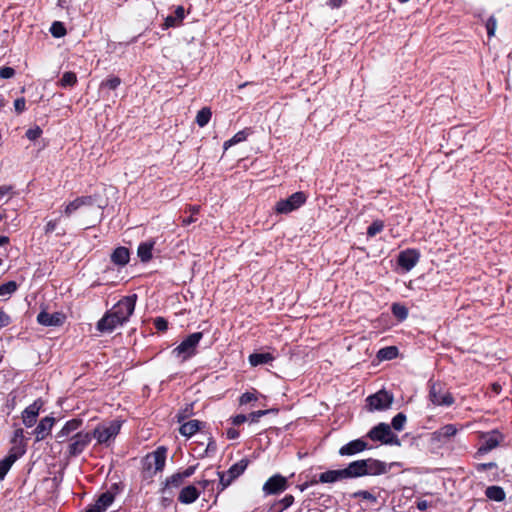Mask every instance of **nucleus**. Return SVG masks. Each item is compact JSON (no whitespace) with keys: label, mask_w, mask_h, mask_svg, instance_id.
I'll list each match as a JSON object with an SVG mask.
<instances>
[{"label":"nucleus","mask_w":512,"mask_h":512,"mask_svg":"<svg viewBox=\"0 0 512 512\" xmlns=\"http://www.w3.org/2000/svg\"><path fill=\"white\" fill-rule=\"evenodd\" d=\"M121 426L122 422L117 419L111 420L109 422H104L99 424L94 429L93 434L91 436L97 440L98 444H104L109 446L110 443L119 434Z\"/></svg>","instance_id":"obj_1"},{"label":"nucleus","mask_w":512,"mask_h":512,"mask_svg":"<svg viewBox=\"0 0 512 512\" xmlns=\"http://www.w3.org/2000/svg\"><path fill=\"white\" fill-rule=\"evenodd\" d=\"M137 301V295L132 294L129 296H125L120 299L111 309L110 311L114 314V316L122 321L124 324L133 314L135 305Z\"/></svg>","instance_id":"obj_2"},{"label":"nucleus","mask_w":512,"mask_h":512,"mask_svg":"<svg viewBox=\"0 0 512 512\" xmlns=\"http://www.w3.org/2000/svg\"><path fill=\"white\" fill-rule=\"evenodd\" d=\"M202 332H195L185 338L176 348L173 349V354L181 357L182 360H187L196 353L197 345L202 339Z\"/></svg>","instance_id":"obj_3"},{"label":"nucleus","mask_w":512,"mask_h":512,"mask_svg":"<svg viewBox=\"0 0 512 512\" xmlns=\"http://www.w3.org/2000/svg\"><path fill=\"white\" fill-rule=\"evenodd\" d=\"M167 449L163 446L158 447L154 452L144 458V469L155 474L162 471L165 467Z\"/></svg>","instance_id":"obj_4"},{"label":"nucleus","mask_w":512,"mask_h":512,"mask_svg":"<svg viewBox=\"0 0 512 512\" xmlns=\"http://www.w3.org/2000/svg\"><path fill=\"white\" fill-rule=\"evenodd\" d=\"M368 437L373 441H380L384 444L400 445L398 437L391 431L390 426L385 423H380L373 427L369 431Z\"/></svg>","instance_id":"obj_5"},{"label":"nucleus","mask_w":512,"mask_h":512,"mask_svg":"<svg viewBox=\"0 0 512 512\" xmlns=\"http://www.w3.org/2000/svg\"><path fill=\"white\" fill-rule=\"evenodd\" d=\"M306 195L303 192H295L287 199L279 200L275 205L278 214H288L306 202Z\"/></svg>","instance_id":"obj_6"},{"label":"nucleus","mask_w":512,"mask_h":512,"mask_svg":"<svg viewBox=\"0 0 512 512\" xmlns=\"http://www.w3.org/2000/svg\"><path fill=\"white\" fill-rule=\"evenodd\" d=\"M92 436L88 432H77L69 438L67 453L69 456L81 454L91 442Z\"/></svg>","instance_id":"obj_7"},{"label":"nucleus","mask_w":512,"mask_h":512,"mask_svg":"<svg viewBox=\"0 0 512 512\" xmlns=\"http://www.w3.org/2000/svg\"><path fill=\"white\" fill-rule=\"evenodd\" d=\"M393 403V395L385 390H381L367 398V405L370 411L386 410Z\"/></svg>","instance_id":"obj_8"},{"label":"nucleus","mask_w":512,"mask_h":512,"mask_svg":"<svg viewBox=\"0 0 512 512\" xmlns=\"http://www.w3.org/2000/svg\"><path fill=\"white\" fill-rule=\"evenodd\" d=\"M247 468V461L242 459L239 462L233 464L227 472H218L221 490L228 487L237 477H239Z\"/></svg>","instance_id":"obj_9"},{"label":"nucleus","mask_w":512,"mask_h":512,"mask_svg":"<svg viewBox=\"0 0 512 512\" xmlns=\"http://www.w3.org/2000/svg\"><path fill=\"white\" fill-rule=\"evenodd\" d=\"M504 440L503 434L498 430H492L482 435V442L477 450V455H484L496 448Z\"/></svg>","instance_id":"obj_10"},{"label":"nucleus","mask_w":512,"mask_h":512,"mask_svg":"<svg viewBox=\"0 0 512 512\" xmlns=\"http://www.w3.org/2000/svg\"><path fill=\"white\" fill-rule=\"evenodd\" d=\"M288 488V481L282 475L276 474L270 477L263 485V492L266 495H275Z\"/></svg>","instance_id":"obj_11"},{"label":"nucleus","mask_w":512,"mask_h":512,"mask_svg":"<svg viewBox=\"0 0 512 512\" xmlns=\"http://www.w3.org/2000/svg\"><path fill=\"white\" fill-rule=\"evenodd\" d=\"M420 254L415 249H406L398 255V265L405 271H410L419 261Z\"/></svg>","instance_id":"obj_12"},{"label":"nucleus","mask_w":512,"mask_h":512,"mask_svg":"<svg viewBox=\"0 0 512 512\" xmlns=\"http://www.w3.org/2000/svg\"><path fill=\"white\" fill-rule=\"evenodd\" d=\"M123 323L117 319L114 314L109 310L104 316L97 322V330L102 333H111L117 327L122 326Z\"/></svg>","instance_id":"obj_13"},{"label":"nucleus","mask_w":512,"mask_h":512,"mask_svg":"<svg viewBox=\"0 0 512 512\" xmlns=\"http://www.w3.org/2000/svg\"><path fill=\"white\" fill-rule=\"evenodd\" d=\"M24 453V451L18 447H13L9 454L2 460H0V480H3L12 465L16 460Z\"/></svg>","instance_id":"obj_14"},{"label":"nucleus","mask_w":512,"mask_h":512,"mask_svg":"<svg viewBox=\"0 0 512 512\" xmlns=\"http://www.w3.org/2000/svg\"><path fill=\"white\" fill-rule=\"evenodd\" d=\"M65 315L60 312L48 313L42 311L37 316V321L43 326H61L65 322Z\"/></svg>","instance_id":"obj_15"},{"label":"nucleus","mask_w":512,"mask_h":512,"mask_svg":"<svg viewBox=\"0 0 512 512\" xmlns=\"http://www.w3.org/2000/svg\"><path fill=\"white\" fill-rule=\"evenodd\" d=\"M43 403L41 400L34 401L29 405L22 413V421L26 427H32L37 420V416L42 407Z\"/></svg>","instance_id":"obj_16"},{"label":"nucleus","mask_w":512,"mask_h":512,"mask_svg":"<svg viewBox=\"0 0 512 512\" xmlns=\"http://www.w3.org/2000/svg\"><path fill=\"white\" fill-rule=\"evenodd\" d=\"M83 424L82 419H72L65 423L63 428L57 433L56 439L58 442H64L66 439L70 438L72 434L77 431Z\"/></svg>","instance_id":"obj_17"},{"label":"nucleus","mask_w":512,"mask_h":512,"mask_svg":"<svg viewBox=\"0 0 512 512\" xmlns=\"http://www.w3.org/2000/svg\"><path fill=\"white\" fill-rule=\"evenodd\" d=\"M367 447L368 444L365 441H363L362 439H356L343 445L339 449V454L341 456H353L364 451L365 449H367Z\"/></svg>","instance_id":"obj_18"},{"label":"nucleus","mask_w":512,"mask_h":512,"mask_svg":"<svg viewBox=\"0 0 512 512\" xmlns=\"http://www.w3.org/2000/svg\"><path fill=\"white\" fill-rule=\"evenodd\" d=\"M114 495L110 492L103 493L94 504L90 505L85 512H105L113 503Z\"/></svg>","instance_id":"obj_19"},{"label":"nucleus","mask_w":512,"mask_h":512,"mask_svg":"<svg viewBox=\"0 0 512 512\" xmlns=\"http://www.w3.org/2000/svg\"><path fill=\"white\" fill-rule=\"evenodd\" d=\"M430 399L437 405L446 404L448 399V390L445 388V385L433 383L430 388Z\"/></svg>","instance_id":"obj_20"},{"label":"nucleus","mask_w":512,"mask_h":512,"mask_svg":"<svg viewBox=\"0 0 512 512\" xmlns=\"http://www.w3.org/2000/svg\"><path fill=\"white\" fill-rule=\"evenodd\" d=\"M365 465L364 460L351 462L346 468L342 469L345 479L365 476L367 471Z\"/></svg>","instance_id":"obj_21"},{"label":"nucleus","mask_w":512,"mask_h":512,"mask_svg":"<svg viewBox=\"0 0 512 512\" xmlns=\"http://www.w3.org/2000/svg\"><path fill=\"white\" fill-rule=\"evenodd\" d=\"M55 423V419L53 417H44L41 419L37 427L35 428V436L37 441L44 440L51 432V429Z\"/></svg>","instance_id":"obj_22"},{"label":"nucleus","mask_w":512,"mask_h":512,"mask_svg":"<svg viewBox=\"0 0 512 512\" xmlns=\"http://www.w3.org/2000/svg\"><path fill=\"white\" fill-rule=\"evenodd\" d=\"M364 463L367 469L366 475H381L388 472L387 465L379 460L368 458L364 459Z\"/></svg>","instance_id":"obj_23"},{"label":"nucleus","mask_w":512,"mask_h":512,"mask_svg":"<svg viewBox=\"0 0 512 512\" xmlns=\"http://www.w3.org/2000/svg\"><path fill=\"white\" fill-rule=\"evenodd\" d=\"M200 492L193 485L184 487L178 496V500L183 504H191L198 499Z\"/></svg>","instance_id":"obj_24"},{"label":"nucleus","mask_w":512,"mask_h":512,"mask_svg":"<svg viewBox=\"0 0 512 512\" xmlns=\"http://www.w3.org/2000/svg\"><path fill=\"white\" fill-rule=\"evenodd\" d=\"M91 204H92V198L90 196L78 197L75 200H73L72 202H70L65 207L64 214L69 217L75 211H77L80 207L85 206V205H91Z\"/></svg>","instance_id":"obj_25"},{"label":"nucleus","mask_w":512,"mask_h":512,"mask_svg":"<svg viewBox=\"0 0 512 512\" xmlns=\"http://www.w3.org/2000/svg\"><path fill=\"white\" fill-rule=\"evenodd\" d=\"M130 259V253L129 250L126 247H118L116 248L112 255H111V261L118 266H124L129 262Z\"/></svg>","instance_id":"obj_26"},{"label":"nucleus","mask_w":512,"mask_h":512,"mask_svg":"<svg viewBox=\"0 0 512 512\" xmlns=\"http://www.w3.org/2000/svg\"><path fill=\"white\" fill-rule=\"evenodd\" d=\"M345 479L343 470H328L319 475V480L317 482L320 483H334L340 480Z\"/></svg>","instance_id":"obj_27"},{"label":"nucleus","mask_w":512,"mask_h":512,"mask_svg":"<svg viewBox=\"0 0 512 512\" xmlns=\"http://www.w3.org/2000/svg\"><path fill=\"white\" fill-rule=\"evenodd\" d=\"M185 11L182 6H178L175 10L174 15H169L165 18L164 27H176L180 25L184 19Z\"/></svg>","instance_id":"obj_28"},{"label":"nucleus","mask_w":512,"mask_h":512,"mask_svg":"<svg viewBox=\"0 0 512 512\" xmlns=\"http://www.w3.org/2000/svg\"><path fill=\"white\" fill-rule=\"evenodd\" d=\"M202 423L198 420H190L181 425L179 432L185 437L193 436L197 431L200 430Z\"/></svg>","instance_id":"obj_29"},{"label":"nucleus","mask_w":512,"mask_h":512,"mask_svg":"<svg viewBox=\"0 0 512 512\" xmlns=\"http://www.w3.org/2000/svg\"><path fill=\"white\" fill-rule=\"evenodd\" d=\"M485 495L488 499L496 502H502L506 497L504 489L496 485L487 487L485 490Z\"/></svg>","instance_id":"obj_30"},{"label":"nucleus","mask_w":512,"mask_h":512,"mask_svg":"<svg viewBox=\"0 0 512 512\" xmlns=\"http://www.w3.org/2000/svg\"><path fill=\"white\" fill-rule=\"evenodd\" d=\"M274 360V356L270 353H253L249 356V363L252 366L266 364Z\"/></svg>","instance_id":"obj_31"},{"label":"nucleus","mask_w":512,"mask_h":512,"mask_svg":"<svg viewBox=\"0 0 512 512\" xmlns=\"http://www.w3.org/2000/svg\"><path fill=\"white\" fill-rule=\"evenodd\" d=\"M152 249H153V243L152 242H144L141 243L138 247L137 254L141 261L147 262L152 258Z\"/></svg>","instance_id":"obj_32"},{"label":"nucleus","mask_w":512,"mask_h":512,"mask_svg":"<svg viewBox=\"0 0 512 512\" xmlns=\"http://www.w3.org/2000/svg\"><path fill=\"white\" fill-rule=\"evenodd\" d=\"M249 132L247 129L237 132L231 139L227 140L223 144L224 150L229 149L231 146L243 142L247 139Z\"/></svg>","instance_id":"obj_33"},{"label":"nucleus","mask_w":512,"mask_h":512,"mask_svg":"<svg viewBox=\"0 0 512 512\" xmlns=\"http://www.w3.org/2000/svg\"><path fill=\"white\" fill-rule=\"evenodd\" d=\"M211 116H212V112H211L210 108L204 107L200 111H198V113L196 115V123L200 127H204L210 121Z\"/></svg>","instance_id":"obj_34"},{"label":"nucleus","mask_w":512,"mask_h":512,"mask_svg":"<svg viewBox=\"0 0 512 512\" xmlns=\"http://www.w3.org/2000/svg\"><path fill=\"white\" fill-rule=\"evenodd\" d=\"M77 83V76L74 72H65L59 81V85L63 88L72 87Z\"/></svg>","instance_id":"obj_35"},{"label":"nucleus","mask_w":512,"mask_h":512,"mask_svg":"<svg viewBox=\"0 0 512 512\" xmlns=\"http://www.w3.org/2000/svg\"><path fill=\"white\" fill-rule=\"evenodd\" d=\"M183 481H184V478L182 477V475L179 472L171 475L165 481L164 491L169 488L179 487L183 483Z\"/></svg>","instance_id":"obj_36"},{"label":"nucleus","mask_w":512,"mask_h":512,"mask_svg":"<svg viewBox=\"0 0 512 512\" xmlns=\"http://www.w3.org/2000/svg\"><path fill=\"white\" fill-rule=\"evenodd\" d=\"M398 350L394 346L382 348L378 351L377 357L380 360H391L397 356Z\"/></svg>","instance_id":"obj_37"},{"label":"nucleus","mask_w":512,"mask_h":512,"mask_svg":"<svg viewBox=\"0 0 512 512\" xmlns=\"http://www.w3.org/2000/svg\"><path fill=\"white\" fill-rule=\"evenodd\" d=\"M392 312L393 315L401 321L405 320L408 316V309L399 303H394L392 305Z\"/></svg>","instance_id":"obj_38"},{"label":"nucleus","mask_w":512,"mask_h":512,"mask_svg":"<svg viewBox=\"0 0 512 512\" xmlns=\"http://www.w3.org/2000/svg\"><path fill=\"white\" fill-rule=\"evenodd\" d=\"M120 84H121V79L119 77L113 76V77H109L106 80H104L101 83L100 88L101 89L108 88L110 90H115L116 88L119 87Z\"/></svg>","instance_id":"obj_39"},{"label":"nucleus","mask_w":512,"mask_h":512,"mask_svg":"<svg viewBox=\"0 0 512 512\" xmlns=\"http://www.w3.org/2000/svg\"><path fill=\"white\" fill-rule=\"evenodd\" d=\"M17 283L15 281H9L0 285V296L11 295L17 290Z\"/></svg>","instance_id":"obj_40"},{"label":"nucleus","mask_w":512,"mask_h":512,"mask_svg":"<svg viewBox=\"0 0 512 512\" xmlns=\"http://www.w3.org/2000/svg\"><path fill=\"white\" fill-rule=\"evenodd\" d=\"M384 228V222L381 220H375L367 229V235L374 237L380 233Z\"/></svg>","instance_id":"obj_41"},{"label":"nucleus","mask_w":512,"mask_h":512,"mask_svg":"<svg viewBox=\"0 0 512 512\" xmlns=\"http://www.w3.org/2000/svg\"><path fill=\"white\" fill-rule=\"evenodd\" d=\"M50 32L54 37L60 38L66 34V28L64 27L63 23L55 21L51 25Z\"/></svg>","instance_id":"obj_42"},{"label":"nucleus","mask_w":512,"mask_h":512,"mask_svg":"<svg viewBox=\"0 0 512 512\" xmlns=\"http://www.w3.org/2000/svg\"><path fill=\"white\" fill-rule=\"evenodd\" d=\"M406 422V416L403 413H398L393 419H392V427L397 430L401 431L404 428V424Z\"/></svg>","instance_id":"obj_43"},{"label":"nucleus","mask_w":512,"mask_h":512,"mask_svg":"<svg viewBox=\"0 0 512 512\" xmlns=\"http://www.w3.org/2000/svg\"><path fill=\"white\" fill-rule=\"evenodd\" d=\"M486 30H487V35L489 38H491L492 36H494L495 34V30H496V26H497V20L494 16H490L487 21H486Z\"/></svg>","instance_id":"obj_44"},{"label":"nucleus","mask_w":512,"mask_h":512,"mask_svg":"<svg viewBox=\"0 0 512 512\" xmlns=\"http://www.w3.org/2000/svg\"><path fill=\"white\" fill-rule=\"evenodd\" d=\"M353 498H362L371 502H376L377 498L372 493L366 490H360L352 494Z\"/></svg>","instance_id":"obj_45"},{"label":"nucleus","mask_w":512,"mask_h":512,"mask_svg":"<svg viewBox=\"0 0 512 512\" xmlns=\"http://www.w3.org/2000/svg\"><path fill=\"white\" fill-rule=\"evenodd\" d=\"M42 134V130L40 127L36 126L34 128H31V129H28L26 131V137L31 140V141H34L36 140L37 138H39Z\"/></svg>","instance_id":"obj_46"},{"label":"nucleus","mask_w":512,"mask_h":512,"mask_svg":"<svg viewBox=\"0 0 512 512\" xmlns=\"http://www.w3.org/2000/svg\"><path fill=\"white\" fill-rule=\"evenodd\" d=\"M11 323V317L2 309H0V329Z\"/></svg>","instance_id":"obj_47"},{"label":"nucleus","mask_w":512,"mask_h":512,"mask_svg":"<svg viewBox=\"0 0 512 512\" xmlns=\"http://www.w3.org/2000/svg\"><path fill=\"white\" fill-rule=\"evenodd\" d=\"M495 468H497V464L495 462L479 463L476 465V469L478 472H483Z\"/></svg>","instance_id":"obj_48"},{"label":"nucleus","mask_w":512,"mask_h":512,"mask_svg":"<svg viewBox=\"0 0 512 512\" xmlns=\"http://www.w3.org/2000/svg\"><path fill=\"white\" fill-rule=\"evenodd\" d=\"M15 74V71L11 67H2L0 68V77L3 79L12 78Z\"/></svg>","instance_id":"obj_49"},{"label":"nucleus","mask_w":512,"mask_h":512,"mask_svg":"<svg viewBox=\"0 0 512 512\" xmlns=\"http://www.w3.org/2000/svg\"><path fill=\"white\" fill-rule=\"evenodd\" d=\"M14 107L17 113H22L26 108V102L24 98H18L14 102Z\"/></svg>","instance_id":"obj_50"},{"label":"nucleus","mask_w":512,"mask_h":512,"mask_svg":"<svg viewBox=\"0 0 512 512\" xmlns=\"http://www.w3.org/2000/svg\"><path fill=\"white\" fill-rule=\"evenodd\" d=\"M294 502V497L292 495H286L279 501V504L282 505V509H286L290 507Z\"/></svg>","instance_id":"obj_51"},{"label":"nucleus","mask_w":512,"mask_h":512,"mask_svg":"<svg viewBox=\"0 0 512 512\" xmlns=\"http://www.w3.org/2000/svg\"><path fill=\"white\" fill-rule=\"evenodd\" d=\"M154 325L159 331H165L167 329V321L161 317L155 319Z\"/></svg>","instance_id":"obj_52"},{"label":"nucleus","mask_w":512,"mask_h":512,"mask_svg":"<svg viewBox=\"0 0 512 512\" xmlns=\"http://www.w3.org/2000/svg\"><path fill=\"white\" fill-rule=\"evenodd\" d=\"M268 413V410H258L255 412L250 413L248 416V419H250L252 422H257L260 417L266 415Z\"/></svg>","instance_id":"obj_53"},{"label":"nucleus","mask_w":512,"mask_h":512,"mask_svg":"<svg viewBox=\"0 0 512 512\" xmlns=\"http://www.w3.org/2000/svg\"><path fill=\"white\" fill-rule=\"evenodd\" d=\"M256 396L253 394V393H250V392H246L244 394H242V396L240 397V404H247L251 401H254L256 400Z\"/></svg>","instance_id":"obj_54"},{"label":"nucleus","mask_w":512,"mask_h":512,"mask_svg":"<svg viewBox=\"0 0 512 512\" xmlns=\"http://www.w3.org/2000/svg\"><path fill=\"white\" fill-rule=\"evenodd\" d=\"M58 225V221L57 220H50L47 222L46 226H45V233H52L56 227Z\"/></svg>","instance_id":"obj_55"},{"label":"nucleus","mask_w":512,"mask_h":512,"mask_svg":"<svg viewBox=\"0 0 512 512\" xmlns=\"http://www.w3.org/2000/svg\"><path fill=\"white\" fill-rule=\"evenodd\" d=\"M196 471V466H189L186 468L183 472H179L184 479L189 478L192 476Z\"/></svg>","instance_id":"obj_56"},{"label":"nucleus","mask_w":512,"mask_h":512,"mask_svg":"<svg viewBox=\"0 0 512 512\" xmlns=\"http://www.w3.org/2000/svg\"><path fill=\"white\" fill-rule=\"evenodd\" d=\"M12 187L3 185L0 186V202L11 192Z\"/></svg>","instance_id":"obj_57"},{"label":"nucleus","mask_w":512,"mask_h":512,"mask_svg":"<svg viewBox=\"0 0 512 512\" xmlns=\"http://www.w3.org/2000/svg\"><path fill=\"white\" fill-rule=\"evenodd\" d=\"M23 437H24L23 429L18 428L14 431L12 442L17 443L18 441H21L23 439Z\"/></svg>","instance_id":"obj_58"},{"label":"nucleus","mask_w":512,"mask_h":512,"mask_svg":"<svg viewBox=\"0 0 512 512\" xmlns=\"http://www.w3.org/2000/svg\"><path fill=\"white\" fill-rule=\"evenodd\" d=\"M247 420H248V417L246 415L239 414V415H236L235 417H233L232 422L234 425H240Z\"/></svg>","instance_id":"obj_59"},{"label":"nucleus","mask_w":512,"mask_h":512,"mask_svg":"<svg viewBox=\"0 0 512 512\" xmlns=\"http://www.w3.org/2000/svg\"><path fill=\"white\" fill-rule=\"evenodd\" d=\"M239 436V433L237 430L230 428L227 430V437L229 439H236Z\"/></svg>","instance_id":"obj_60"},{"label":"nucleus","mask_w":512,"mask_h":512,"mask_svg":"<svg viewBox=\"0 0 512 512\" xmlns=\"http://www.w3.org/2000/svg\"><path fill=\"white\" fill-rule=\"evenodd\" d=\"M344 0H329L328 5L332 8H338L341 6Z\"/></svg>","instance_id":"obj_61"},{"label":"nucleus","mask_w":512,"mask_h":512,"mask_svg":"<svg viewBox=\"0 0 512 512\" xmlns=\"http://www.w3.org/2000/svg\"><path fill=\"white\" fill-rule=\"evenodd\" d=\"M417 508L421 511L426 510L428 508V502L425 500L418 501Z\"/></svg>","instance_id":"obj_62"},{"label":"nucleus","mask_w":512,"mask_h":512,"mask_svg":"<svg viewBox=\"0 0 512 512\" xmlns=\"http://www.w3.org/2000/svg\"><path fill=\"white\" fill-rule=\"evenodd\" d=\"M317 481L316 480H312L310 483L309 482H305L301 485L298 486L299 490L300 491H304L305 489H307L309 487V485H313V484H316Z\"/></svg>","instance_id":"obj_63"},{"label":"nucleus","mask_w":512,"mask_h":512,"mask_svg":"<svg viewBox=\"0 0 512 512\" xmlns=\"http://www.w3.org/2000/svg\"><path fill=\"white\" fill-rule=\"evenodd\" d=\"M193 222H195V219H194L192 216H190V217H188V218H184V219H183V221H182V225H183V226H188V225H190V224H191V223H193Z\"/></svg>","instance_id":"obj_64"}]
</instances>
